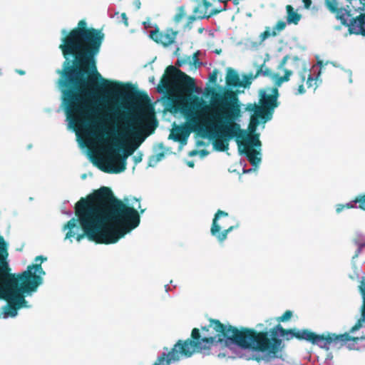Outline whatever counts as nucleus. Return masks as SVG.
Masks as SVG:
<instances>
[{
	"mask_svg": "<svg viewBox=\"0 0 365 365\" xmlns=\"http://www.w3.org/2000/svg\"><path fill=\"white\" fill-rule=\"evenodd\" d=\"M164 155H165L163 152L158 153L155 155L153 156V160L155 161V163H158L162 160Z\"/></svg>",
	"mask_w": 365,
	"mask_h": 365,
	"instance_id": "32",
	"label": "nucleus"
},
{
	"mask_svg": "<svg viewBox=\"0 0 365 365\" xmlns=\"http://www.w3.org/2000/svg\"><path fill=\"white\" fill-rule=\"evenodd\" d=\"M292 317V312L290 310H287L286 312H284V313L282 316L277 318V321L278 322H287V321L289 320Z\"/></svg>",
	"mask_w": 365,
	"mask_h": 365,
	"instance_id": "26",
	"label": "nucleus"
},
{
	"mask_svg": "<svg viewBox=\"0 0 365 365\" xmlns=\"http://www.w3.org/2000/svg\"><path fill=\"white\" fill-rule=\"evenodd\" d=\"M253 115L251 116L250 122L249 124V130L250 132L252 133L255 132L257 126L258 125L259 121V119H261L260 116H258L256 115L255 112H253Z\"/></svg>",
	"mask_w": 365,
	"mask_h": 365,
	"instance_id": "21",
	"label": "nucleus"
},
{
	"mask_svg": "<svg viewBox=\"0 0 365 365\" xmlns=\"http://www.w3.org/2000/svg\"><path fill=\"white\" fill-rule=\"evenodd\" d=\"M46 257L39 255L35 258V264L27 267L26 270L18 273L8 274L11 279L12 285H21L24 292H36L38 287L43 283L42 275L46 273L43 271L41 263L46 260Z\"/></svg>",
	"mask_w": 365,
	"mask_h": 365,
	"instance_id": "7",
	"label": "nucleus"
},
{
	"mask_svg": "<svg viewBox=\"0 0 365 365\" xmlns=\"http://www.w3.org/2000/svg\"><path fill=\"white\" fill-rule=\"evenodd\" d=\"M217 356H218L219 357H220V356H221V354H220H220H217Z\"/></svg>",
	"mask_w": 365,
	"mask_h": 365,
	"instance_id": "56",
	"label": "nucleus"
},
{
	"mask_svg": "<svg viewBox=\"0 0 365 365\" xmlns=\"http://www.w3.org/2000/svg\"><path fill=\"white\" fill-rule=\"evenodd\" d=\"M178 31H174L173 29H167L164 31H160L158 29L151 31L150 37L156 43H160L164 46H168L174 43Z\"/></svg>",
	"mask_w": 365,
	"mask_h": 365,
	"instance_id": "13",
	"label": "nucleus"
},
{
	"mask_svg": "<svg viewBox=\"0 0 365 365\" xmlns=\"http://www.w3.org/2000/svg\"><path fill=\"white\" fill-rule=\"evenodd\" d=\"M193 1L198 2L199 0H192Z\"/></svg>",
	"mask_w": 365,
	"mask_h": 365,
	"instance_id": "54",
	"label": "nucleus"
},
{
	"mask_svg": "<svg viewBox=\"0 0 365 365\" xmlns=\"http://www.w3.org/2000/svg\"><path fill=\"white\" fill-rule=\"evenodd\" d=\"M8 245L3 236L0 235V277L9 271L8 262Z\"/></svg>",
	"mask_w": 365,
	"mask_h": 365,
	"instance_id": "15",
	"label": "nucleus"
},
{
	"mask_svg": "<svg viewBox=\"0 0 365 365\" xmlns=\"http://www.w3.org/2000/svg\"><path fill=\"white\" fill-rule=\"evenodd\" d=\"M354 202H359V208L365 210V193L355 197Z\"/></svg>",
	"mask_w": 365,
	"mask_h": 365,
	"instance_id": "25",
	"label": "nucleus"
},
{
	"mask_svg": "<svg viewBox=\"0 0 365 365\" xmlns=\"http://www.w3.org/2000/svg\"><path fill=\"white\" fill-rule=\"evenodd\" d=\"M304 3V7L307 9H309L312 5V0H302Z\"/></svg>",
	"mask_w": 365,
	"mask_h": 365,
	"instance_id": "36",
	"label": "nucleus"
},
{
	"mask_svg": "<svg viewBox=\"0 0 365 365\" xmlns=\"http://www.w3.org/2000/svg\"><path fill=\"white\" fill-rule=\"evenodd\" d=\"M192 60H193V64L195 66H199L201 63L199 62V60H198V58H197V53H194L193 56H192Z\"/></svg>",
	"mask_w": 365,
	"mask_h": 365,
	"instance_id": "35",
	"label": "nucleus"
},
{
	"mask_svg": "<svg viewBox=\"0 0 365 365\" xmlns=\"http://www.w3.org/2000/svg\"><path fill=\"white\" fill-rule=\"evenodd\" d=\"M243 141H240V153L244 154L248 161L254 166H257L261 161V158L257 155L259 153L255 150L252 147H259L261 145V142L259 140V135L255 134L252 136H248L245 133V138H242Z\"/></svg>",
	"mask_w": 365,
	"mask_h": 365,
	"instance_id": "10",
	"label": "nucleus"
},
{
	"mask_svg": "<svg viewBox=\"0 0 365 365\" xmlns=\"http://www.w3.org/2000/svg\"><path fill=\"white\" fill-rule=\"evenodd\" d=\"M278 86L267 87L259 91V105L248 103L246 110L255 112L264 121L272 118L274 109L278 107L279 91Z\"/></svg>",
	"mask_w": 365,
	"mask_h": 365,
	"instance_id": "8",
	"label": "nucleus"
},
{
	"mask_svg": "<svg viewBox=\"0 0 365 365\" xmlns=\"http://www.w3.org/2000/svg\"><path fill=\"white\" fill-rule=\"evenodd\" d=\"M77 219L71 218L64 225L68 230L66 239L75 237L73 229L79 222L83 233L76 235L80 242L86 237L97 244H113L127 232L136 228L140 222L137 210L118 199L108 187H101L81 197L75 205Z\"/></svg>",
	"mask_w": 365,
	"mask_h": 365,
	"instance_id": "3",
	"label": "nucleus"
},
{
	"mask_svg": "<svg viewBox=\"0 0 365 365\" xmlns=\"http://www.w3.org/2000/svg\"><path fill=\"white\" fill-rule=\"evenodd\" d=\"M196 153H197V150H192V152L190 153V155L192 156V155H195Z\"/></svg>",
	"mask_w": 365,
	"mask_h": 365,
	"instance_id": "47",
	"label": "nucleus"
},
{
	"mask_svg": "<svg viewBox=\"0 0 365 365\" xmlns=\"http://www.w3.org/2000/svg\"><path fill=\"white\" fill-rule=\"evenodd\" d=\"M316 83L317 80L314 78L311 74H308L307 79V86L308 88H313L315 89L316 88Z\"/></svg>",
	"mask_w": 365,
	"mask_h": 365,
	"instance_id": "28",
	"label": "nucleus"
},
{
	"mask_svg": "<svg viewBox=\"0 0 365 365\" xmlns=\"http://www.w3.org/2000/svg\"><path fill=\"white\" fill-rule=\"evenodd\" d=\"M361 327V320H359L354 326H353L351 329L350 332H354L356 330H358Z\"/></svg>",
	"mask_w": 365,
	"mask_h": 365,
	"instance_id": "34",
	"label": "nucleus"
},
{
	"mask_svg": "<svg viewBox=\"0 0 365 365\" xmlns=\"http://www.w3.org/2000/svg\"><path fill=\"white\" fill-rule=\"evenodd\" d=\"M360 292L363 296L364 304L361 310V318L363 321H365V278H363L361 281L359 286Z\"/></svg>",
	"mask_w": 365,
	"mask_h": 365,
	"instance_id": "23",
	"label": "nucleus"
},
{
	"mask_svg": "<svg viewBox=\"0 0 365 365\" xmlns=\"http://www.w3.org/2000/svg\"><path fill=\"white\" fill-rule=\"evenodd\" d=\"M254 75L255 74L252 73L247 75H244L242 81H240V87H249L251 85L252 80L257 78V77H254Z\"/></svg>",
	"mask_w": 365,
	"mask_h": 365,
	"instance_id": "22",
	"label": "nucleus"
},
{
	"mask_svg": "<svg viewBox=\"0 0 365 365\" xmlns=\"http://www.w3.org/2000/svg\"><path fill=\"white\" fill-rule=\"evenodd\" d=\"M217 71L214 70L209 76V81L210 83L215 84L217 82Z\"/></svg>",
	"mask_w": 365,
	"mask_h": 365,
	"instance_id": "30",
	"label": "nucleus"
},
{
	"mask_svg": "<svg viewBox=\"0 0 365 365\" xmlns=\"http://www.w3.org/2000/svg\"><path fill=\"white\" fill-rule=\"evenodd\" d=\"M277 32L274 31L273 30L271 31V28L269 26H267L265 28V30L260 34L259 35V41L260 43L264 41L267 38H268L270 36H276Z\"/></svg>",
	"mask_w": 365,
	"mask_h": 365,
	"instance_id": "20",
	"label": "nucleus"
},
{
	"mask_svg": "<svg viewBox=\"0 0 365 365\" xmlns=\"http://www.w3.org/2000/svg\"><path fill=\"white\" fill-rule=\"evenodd\" d=\"M144 211H145V209H142V210H140V213H143V212H144Z\"/></svg>",
	"mask_w": 365,
	"mask_h": 365,
	"instance_id": "50",
	"label": "nucleus"
},
{
	"mask_svg": "<svg viewBox=\"0 0 365 365\" xmlns=\"http://www.w3.org/2000/svg\"><path fill=\"white\" fill-rule=\"evenodd\" d=\"M185 6H181L178 8V11L173 17V21L175 23L178 24L185 16Z\"/></svg>",
	"mask_w": 365,
	"mask_h": 365,
	"instance_id": "24",
	"label": "nucleus"
},
{
	"mask_svg": "<svg viewBox=\"0 0 365 365\" xmlns=\"http://www.w3.org/2000/svg\"><path fill=\"white\" fill-rule=\"evenodd\" d=\"M305 73H306V71H304V73H302L300 74V76H301V78H302V81H304L305 80V78H306Z\"/></svg>",
	"mask_w": 365,
	"mask_h": 365,
	"instance_id": "42",
	"label": "nucleus"
},
{
	"mask_svg": "<svg viewBox=\"0 0 365 365\" xmlns=\"http://www.w3.org/2000/svg\"><path fill=\"white\" fill-rule=\"evenodd\" d=\"M260 326H262V324H257V327H259Z\"/></svg>",
	"mask_w": 365,
	"mask_h": 365,
	"instance_id": "53",
	"label": "nucleus"
},
{
	"mask_svg": "<svg viewBox=\"0 0 365 365\" xmlns=\"http://www.w3.org/2000/svg\"><path fill=\"white\" fill-rule=\"evenodd\" d=\"M113 146H114V147H115V148H118V150H119L120 148H121L120 144H119V143H115L113 144Z\"/></svg>",
	"mask_w": 365,
	"mask_h": 365,
	"instance_id": "45",
	"label": "nucleus"
},
{
	"mask_svg": "<svg viewBox=\"0 0 365 365\" xmlns=\"http://www.w3.org/2000/svg\"><path fill=\"white\" fill-rule=\"evenodd\" d=\"M16 72L20 74V75H24L25 74V71H23V70H16Z\"/></svg>",
	"mask_w": 365,
	"mask_h": 365,
	"instance_id": "44",
	"label": "nucleus"
},
{
	"mask_svg": "<svg viewBox=\"0 0 365 365\" xmlns=\"http://www.w3.org/2000/svg\"><path fill=\"white\" fill-rule=\"evenodd\" d=\"M202 6L203 7V11L202 12H197L199 7H195L193 9V13L197 14L198 16L200 19H205V18H210L215 14H217L220 11H222V9H212L210 11H208V9L211 7L212 4L208 0H202V3H200Z\"/></svg>",
	"mask_w": 365,
	"mask_h": 365,
	"instance_id": "16",
	"label": "nucleus"
},
{
	"mask_svg": "<svg viewBox=\"0 0 365 365\" xmlns=\"http://www.w3.org/2000/svg\"><path fill=\"white\" fill-rule=\"evenodd\" d=\"M360 2H361V0H360Z\"/></svg>",
	"mask_w": 365,
	"mask_h": 365,
	"instance_id": "57",
	"label": "nucleus"
},
{
	"mask_svg": "<svg viewBox=\"0 0 365 365\" xmlns=\"http://www.w3.org/2000/svg\"><path fill=\"white\" fill-rule=\"evenodd\" d=\"M233 3L235 4H237L239 3V0H233Z\"/></svg>",
	"mask_w": 365,
	"mask_h": 365,
	"instance_id": "49",
	"label": "nucleus"
},
{
	"mask_svg": "<svg viewBox=\"0 0 365 365\" xmlns=\"http://www.w3.org/2000/svg\"><path fill=\"white\" fill-rule=\"evenodd\" d=\"M189 133H187L182 128H178L175 133H171L170 135V138L173 139L175 141L182 143L186 140Z\"/></svg>",
	"mask_w": 365,
	"mask_h": 365,
	"instance_id": "19",
	"label": "nucleus"
},
{
	"mask_svg": "<svg viewBox=\"0 0 365 365\" xmlns=\"http://www.w3.org/2000/svg\"><path fill=\"white\" fill-rule=\"evenodd\" d=\"M353 203H355L354 200L351 202H349L344 205L345 208L350 209L355 207Z\"/></svg>",
	"mask_w": 365,
	"mask_h": 365,
	"instance_id": "39",
	"label": "nucleus"
},
{
	"mask_svg": "<svg viewBox=\"0 0 365 365\" xmlns=\"http://www.w3.org/2000/svg\"><path fill=\"white\" fill-rule=\"evenodd\" d=\"M11 281V279L6 277L4 285L0 287V298L8 301V304L5 307V314L14 317L16 316L17 310L25 306L26 303L24 294L31 292H24L21 285L14 286Z\"/></svg>",
	"mask_w": 365,
	"mask_h": 365,
	"instance_id": "9",
	"label": "nucleus"
},
{
	"mask_svg": "<svg viewBox=\"0 0 365 365\" xmlns=\"http://www.w3.org/2000/svg\"><path fill=\"white\" fill-rule=\"evenodd\" d=\"M196 86L194 78L174 66H168L157 86L160 93H166L169 96H191L195 91Z\"/></svg>",
	"mask_w": 365,
	"mask_h": 365,
	"instance_id": "5",
	"label": "nucleus"
},
{
	"mask_svg": "<svg viewBox=\"0 0 365 365\" xmlns=\"http://www.w3.org/2000/svg\"><path fill=\"white\" fill-rule=\"evenodd\" d=\"M61 38L59 48L65 61L61 72L59 85L61 87L63 101L66 106L67 119L75 128L88 124L93 113L90 100L95 98L97 91L96 80L102 81L101 88L118 97L130 96L138 105L140 111L127 118L118 135L126 140L124 155L109 148L108 158L99 168H126V158L141 145L145 140L143 130L151 134L158 125L150 99L145 91L131 93L130 83L110 81L102 78L96 67V56L99 53L105 38L103 30L88 27L86 20H80L77 26L66 32Z\"/></svg>",
	"mask_w": 365,
	"mask_h": 365,
	"instance_id": "1",
	"label": "nucleus"
},
{
	"mask_svg": "<svg viewBox=\"0 0 365 365\" xmlns=\"http://www.w3.org/2000/svg\"><path fill=\"white\" fill-rule=\"evenodd\" d=\"M176 65H178V66H181L182 63L180 62L179 60H178Z\"/></svg>",
	"mask_w": 365,
	"mask_h": 365,
	"instance_id": "48",
	"label": "nucleus"
},
{
	"mask_svg": "<svg viewBox=\"0 0 365 365\" xmlns=\"http://www.w3.org/2000/svg\"><path fill=\"white\" fill-rule=\"evenodd\" d=\"M285 27H286V23L284 21L280 20V21H277V23L276 24V25L274 26V27L273 28L272 30L274 31H276L277 35L278 33L283 31L285 29Z\"/></svg>",
	"mask_w": 365,
	"mask_h": 365,
	"instance_id": "27",
	"label": "nucleus"
},
{
	"mask_svg": "<svg viewBox=\"0 0 365 365\" xmlns=\"http://www.w3.org/2000/svg\"><path fill=\"white\" fill-rule=\"evenodd\" d=\"M135 161L136 163L140 162V161H141V157L140 156L138 157V158L135 157Z\"/></svg>",
	"mask_w": 365,
	"mask_h": 365,
	"instance_id": "46",
	"label": "nucleus"
},
{
	"mask_svg": "<svg viewBox=\"0 0 365 365\" xmlns=\"http://www.w3.org/2000/svg\"><path fill=\"white\" fill-rule=\"evenodd\" d=\"M324 4L327 9L335 15L336 19L348 28L350 34L365 36V14L359 11L364 9V4L363 7H359V9H352L349 5L339 7L337 0H325Z\"/></svg>",
	"mask_w": 365,
	"mask_h": 365,
	"instance_id": "6",
	"label": "nucleus"
},
{
	"mask_svg": "<svg viewBox=\"0 0 365 365\" xmlns=\"http://www.w3.org/2000/svg\"><path fill=\"white\" fill-rule=\"evenodd\" d=\"M195 7H199L197 12H202L204 10L200 3H199Z\"/></svg>",
	"mask_w": 365,
	"mask_h": 365,
	"instance_id": "41",
	"label": "nucleus"
},
{
	"mask_svg": "<svg viewBox=\"0 0 365 365\" xmlns=\"http://www.w3.org/2000/svg\"><path fill=\"white\" fill-rule=\"evenodd\" d=\"M208 325L202 327L201 329L193 328L190 338L185 341H178L177 345L180 356L190 357L194 353L207 356L214 354L213 349L222 343L227 346L235 344L242 349L267 352L274 355L280 351L282 344V339L277 337L278 334L287 341L294 337L298 340H305L321 347H324L331 343L343 346L350 341L357 342L365 339V336L354 337L349 333L325 335L317 334L307 329H286L279 324L270 329L269 331H257L254 329L247 327L238 329L230 324H224L215 319H210Z\"/></svg>",
	"mask_w": 365,
	"mask_h": 365,
	"instance_id": "2",
	"label": "nucleus"
},
{
	"mask_svg": "<svg viewBox=\"0 0 365 365\" xmlns=\"http://www.w3.org/2000/svg\"><path fill=\"white\" fill-rule=\"evenodd\" d=\"M133 5L135 6L136 9H140L141 6V2L140 0H135L133 1Z\"/></svg>",
	"mask_w": 365,
	"mask_h": 365,
	"instance_id": "38",
	"label": "nucleus"
},
{
	"mask_svg": "<svg viewBox=\"0 0 365 365\" xmlns=\"http://www.w3.org/2000/svg\"><path fill=\"white\" fill-rule=\"evenodd\" d=\"M292 74V71L288 69L284 70V75L280 76L277 73H272V71L264 63L261 64L258 66L254 77H259V76H264L267 77H272L275 81V86H280L282 83L287 82L289 80L290 76Z\"/></svg>",
	"mask_w": 365,
	"mask_h": 365,
	"instance_id": "12",
	"label": "nucleus"
},
{
	"mask_svg": "<svg viewBox=\"0 0 365 365\" xmlns=\"http://www.w3.org/2000/svg\"><path fill=\"white\" fill-rule=\"evenodd\" d=\"M344 208H345L344 205H341V204L337 205H336V212L337 213H339V212H341Z\"/></svg>",
	"mask_w": 365,
	"mask_h": 365,
	"instance_id": "37",
	"label": "nucleus"
},
{
	"mask_svg": "<svg viewBox=\"0 0 365 365\" xmlns=\"http://www.w3.org/2000/svg\"><path fill=\"white\" fill-rule=\"evenodd\" d=\"M120 18L122 20V22L124 24L125 26H128V19L125 13H122L120 15Z\"/></svg>",
	"mask_w": 365,
	"mask_h": 365,
	"instance_id": "33",
	"label": "nucleus"
},
{
	"mask_svg": "<svg viewBox=\"0 0 365 365\" xmlns=\"http://www.w3.org/2000/svg\"><path fill=\"white\" fill-rule=\"evenodd\" d=\"M227 216V212L221 210H218L212 220L210 232L212 235L215 236L220 242H224L227 239L228 233L233 230L235 227V226H230L227 229H225L223 231L220 232V230L224 227V225L219 224L218 220L222 217Z\"/></svg>",
	"mask_w": 365,
	"mask_h": 365,
	"instance_id": "11",
	"label": "nucleus"
},
{
	"mask_svg": "<svg viewBox=\"0 0 365 365\" xmlns=\"http://www.w3.org/2000/svg\"><path fill=\"white\" fill-rule=\"evenodd\" d=\"M286 11L287 24L297 25L302 19V15L297 13L291 5L286 6Z\"/></svg>",
	"mask_w": 365,
	"mask_h": 365,
	"instance_id": "18",
	"label": "nucleus"
},
{
	"mask_svg": "<svg viewBox=\"0 0 365 365\" xmlns=\"http://www.w3.org/2000/svg\"><path fill=\"white\" fill-rule=\"evenodd\" d=\"M289 58V55H286L284 56L282 59L281 60L279 66H278V69H282L284 71L286 68H284V66L285 64L287 63L288 59Z\"/></svg>",
	"mask_w": 365,
	"mask_h": 365,
	"instance_id": "29",
	"label": "nucleus"
},
{
	"mask_svg": "<svg viewBox=\"0 0 365 365\" xmlns=\"http://www.w3.org/2000/svg\"><path fill=\"white\" fill-rule=\"evenodd\" d=\"M187 165L190 168H193L194 167V163L192 161H189L187 162Z\"/></svg>",
	"mask_w": 365,
	"mask_h": 365,
	"instance_id": "43",
	"label": "nucleus"
},
{
	"mask_svg": "<svg viewBox=\"0 0 365 365\" xmlns=\"http://www.w3.org/2000/svg\"><path fill=\"white\" fill-rule=\"evenodd\" d=\"M346 1L351 3V0H346Z\"/></svg>",
	"mask_w": 365,
	"mask_h": 365,
	"instance_id": "55",
	"label": "nucleus"
},
{
	"mask_svg": "<svg viewBox=\"0 0 365 365\" xmlns=\"http://www.w3.org/2000/svg\"><path fill=\"white\" fill-rule=\"evenodd\" d=\"M197 19H201L197 14H194L187 18V26L192 24Z\"/></svg>",
	"mask_w": 365,
	"mask_h": 365,
	"instance_id": "31",
	"label": "nucleus"
},
{
	"mask_svg": "<svg viewBox=\"0 0 365 365\" xmlns=\"http://www.w3.org/2000/svg\"><path fill=\"white\" fill-rule=\"evenodd\" d=\"M150 81H152V82L154 81V77H152V78L150 79Z\"/></svg>",
	"mask_w": 365,
	"mask_h": 365,
	"instance_id": "51",
	"label": "nucleus"
},
{
	"mask_svg": "<svg viewBox=\"0 0 365 365\" xmlns=\"http://www.w3.org/2000/svg\"><path fill=\"white\" fill-rule=\"evenodd\" d=\"M207 94L211 96L210 103L193 96L185 113L191 130L215 135L213 146L217 150H227L228 143L233 138L240 148V139L245 138V131L235 122L241 117V103L237 93L231 90L217 92L210 88Z\"/></svg>",
	"mask_w": 365,
	"mask_h": 365,
	"instance_id": "4",
	"label": "nucleus"
},
{
	"mask_svg": "<svg viewBox=\"0 0 365 365\" xmlns=\"http://www.w3.org/2000/svg\"><path fill=\"white\" fill-rule=\"evenodd\" d=\"M180 359V355L176 343L168 353L163 352L153 365H170Z\"/></svg>",
	"mask_w": 365,
	"mask_h": 365,
	"instance_id": "14",
	"label": "nucleus"
},
{
	"mask_svg": "<svg viewBox=\"0 0 365 365\" xmlns=\"http://www.w3.org/2000/svg\"><path fill=\"white\" fill-rule=\"evenodd\" d=\"M226 84L229 87L240 88V79L238 73L232 68L227 69Z\"/></svg>",
	"mask_w": 365,
	"mask_h": 365,
	"instance_id": "17",
	"label": "nucleus"
},
{
	"mask_svg": "<svg viewBox=\"0 0 365 365\" xmlns=\"http://www.w3.org/2000/svg\"><path fill=\"white\" fill-rule=\"evenodd\" d=\"M202 153L205 154V153H207V152L205 150H202Z\"/></svg>",
	"mask_w": 365,
	"mask_h": 365,
	"instance_id": "52",
	"label": "nucleus"
},
{
	"mask_svg": "<svg viewBox=\"0 0 365 365\" xmlns=\"http://www.w3.org/2000/svg\"><path fill=\"white\" fill-rule=\"evenodd\" d=\"M304 92H305V89L304 88V86L302 84L299 85V88H298V93L302 94Z\"/></svg>",
	"mask_w": 365,
	"mask_h": 365,
	"instance_id": "40",
	"label": "nucleus"
}]
</instances>
